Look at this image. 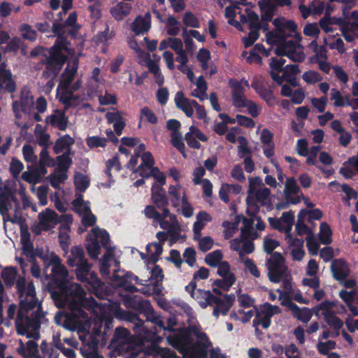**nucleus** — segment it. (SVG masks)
<instances>
[{
  "label": "nucleus",
  "mask_w": 358,
  "mask_h": 358,
  "mask_svg": "<svg viewBox=\"0 0 358 358\" xmlns=\"http://www.w3.org/2000/svg\"><path fill=\"white\" fill-rule=\"evenodd\" d=\"M50 266H52L51 274L60 287L59 292L52 293V298L57 307H66L70 310V313L66 315L63 325L69 330L78 331L80 334L86 331L90 322L83 308L95 312L98 304L93 297H86V292L79 284L73 282L66 285L69 272L58 256L51 260Z\"/></svg>",
  "instance_id": "obj_1"
},
{
  "label": "nucleus",
  "mask_w": 358,
  "mask_h": 358,
  "mask_svg": "<svg viewBox=\"0 0 358 358\" xmlns=\"http://www.w3.org/2000/svg\"><path fill=\"white\" fill-rule=\"evenodd\" d=\"M177 325L176 318L170 316L166 320V325L164 324V328H162L169 332L166 335L169 343L180 352L190 353L194 358H207V349L210 343L206 335L196 328L190 332L184 329H175L174 327Z\"/></svg>",
  "instance_id": "obj_2"
},
{
  "label": "nucleus",
  "mask_w": 358,
  "mask_h": 358,
  "mask_svg": "<svg viewBox=\"0 0 358 358\" xmlns=\"http://www.w3.org/2000/svg\"><path fill=\"white\" fill-rule=\"evenodd\" d=\"M106 248V252L103 255L100 266V273L103 275H109L110 262L113 257V248L110 246V236L105 231L98 227H93L86 239L85 248L91 259H96L101 253V245Z\"/></svg>",
  "instance_id": "obj_3"
},
{
  "label": "nucleus",
  "mask_w": 358,
  "mask_h": 358,
  "mask_svg": "<svg viewBox=\"0 0 358 358\" xmlns=\"http://www.w3.org/2000/svg\"><path fill=\"white\" fill-rule=\"evenodd\" d=\"M6 317L9 320H15V326L18 334L26 336L27 338L38 340L40 338L39 329L41 313L18 310L17 306L11 303L6 310Z\"/></svg>",
  "instance_id": "obj_4"
},
{
  "label": "nucleus",
  "mask_w": 358,
  "mask_h": 358,
  "mask_svg": "<svg viewBox=\"0 0 358 358\" xmlns=\"http://www.w3.org/2000/svg\"><path fill=\"white\" fill-rule=\"evenodd\" d=\"M67 264L69 266L76 267L75 273L78 280L90 285L94 290L101 287V282L96 273L92 271V264L85 258V252L81 247L71 248Z\"/></svg>",
  "instance_id": "obj_5"
},
{
  "label": "nucleus",
  "mask_w": 358,
  "mask_h": 358,
  "mask_svg": "<svg viewBox=\"0 0 358 358\" xmlns=\"http://www.w3.org/2000/svg\"><path fill=\"white\" fill-rule=\"evenodd\" d=\"M248 180L247 213L248 215H254L259 210V203L263 206L271 204V190L265 187L259 177H251Z\"/></svg>",
  "instance_id": "obj_6"
},
{
  "label": "nucleus",
  "mask_w": 358,
  "mask_h": 358,
  "mask_svg": "<svg viewBox=\"0 0 358 358\" xmlns=\"http://www.w3.org/2000/svg\"><path fill=\"white\" fill-rule=\"evenodd\" d=\"M273 24L275 29L266 34V41L269 44L278 45L284 43L287 38L293 36L301 41V36L296 31L297 26L293 21L280 17L275 18Z\"/></svg>",
  "instance_id": "obj_7"
},
{
  "label": "nucleus",
  "mask_w": 358,
  "mask_h": 358,
  "mask_svg": "<svg viewBox=\"0 0 358 358\" xmlns=\"http://www.w3.org/2000/svg\"><path fill=\"white\" fill-rule=\"evenodd\" d=\"M16 288L19 293L20 303L18 310L27 312L36 308L35 313H39L41 303L36 296V291L32 281L27 282L23 277H19L16 282Z\"/></svg>",
  "instance_id": "obj_8"
},
{
  "label": "nucleus",
  "mask_w": 358,
  "mask_h": 358,
  "mask_svg": "<svg viewBox=\"0 0 358 358\" xmlns=\"http://www.w3.org/2000/svg\"><path fill=\"white\" fill-rule=\"evenodd\" d=\"M193 298L198 300H204L201 301V306L206 308L207 306L215 305L213 309V315L218 317L220 314L226 315L234 301V296L228 294L223 295L222 297L214 296L210 291L198 289L195 292Z\"/></svg>",
  "instance_id": "obj_9"
},
{
  "label": "nucleus",
  "mask_w": 358,
  "mask_h": 358,
  "mask_svg": "<svg viewBox=\"0 0 358 358\" xmlns=\"http://www.w3.org/2000/svg\"><path fill=\"white\" fill-rule=\"evenodd\" d=\"M76 73V69L74 67L66 69L61 77L60 85L64 90L60 94L59 101L64 104L66 109L76 107L82 100L80 96L73 94L72 90L68 89L69 85H71L74 78Z\"/></svg>",
  "instance_id": "obj_10"
},
{
  "label": "nucleus",
  "mask_w": 358,
  "mask_h": 358,
  "mask_svg": "<svg viewBox=\"0 0 358 358\" xmlns=\"http://www.w3.org/2000/svg\"><path fill=\"white\" fill-rule=\"evenodd\" d=\"M266 266L268 276L273 282H280L282 278L289 275L288 267L285 265V260L280 253L275 252L267 260Z\"/></svg>",
  "instance_id": "obj_11"
},
{
  "label": "nucleus",
  "mask_w": 358,
  "mask_h": 358,
  "mask_svg": "<svg viewBox=\"0 0 358 358\" xmlns=\"http://www.w3.org/2000/svg\"><path fill=\"white\" fill-rule=\"evenodd\" d=\"M39 225L44 231H49L54 228L57 224H62L63 229H68V223L72 222L71 214L58 215L55 211L50 208L38 214Z\"/></svg>",
  "instance_id": "obj_12"
},
{
  "label": "nucleus",
  "mask_w": 358,
  "mask_h": 358,
  "mask_svg": "<svg viewBox=\"0 0 358 358\" xmlns=\"http://www.w3.org/2000/svg\"><path fill=\"white\" fill-rule=\"evenodd\" d=\"M298 39L296 41L289 40L284 43L280 44L275 49V53L278 55H285L293 62H301L305 59L303 48L299 43Z\"/></svg>",
  "instance_id": "obj_13"
},
{
  "label": "nucleus",
  "mask_w": 358,
  "mask_h": 358,
  "mask_svg": "<svg viewBox=\"0 0 358 358\" xmlns=\"http://www.w3.org/2000/svg\"><path fill=\"white\" fill-rule=\"evenodd\" d=\"M241 230V238H243L242 255L245 253L250 254L253 252L255 248L252 241L257 238L259 234L252 227V222L247 218L243 219V227Z\"/></svg>",
  "instance_id": "obj_14"
},
{
  "label": "nucleus",
  "mask_w": 358,
  "mask_h": 358,
  "mask_svg": "<svg viewBox=\"0 0 358 358\" xmlns=\"http://www.w3.org/2000/svg\"><path fill=\"white\" fill-rule=\"evenodd\" d=\"M119 272L120 271L114 270V273L111 278L112 281L115 285L122 287L124 290L131 293L136 292L138 291V288L131 285V282L133 280L141 285H145L144 282L148 281V280H140L138 276H136L131 273L120 275Z\"/></svg>",
  "instance_id": "obj_15"
},
{
  "label": "nucleus",
  "mask_w": 358,
  "mask_h": 358,
  "mask_svg": "<svg viewBox=\"0 0 358 358\" xmlns=\"http://www.w3.org/2000/svg\"><path fill=\"white\" fill-rule=\"evenodd\" d=\"M66 57L59 53L52 54L46 59V67L42 73V77L45 79L53 80L62 69Z\"/></svg>",
  "instance_id": "obj_16"
},
{
  "label": "nucleus",
  "mask_w": 358,
  "mask_h": 358,
  "mask_svg": "<svg viewBox=\"0 0 358 358\" xmlns=\"http://www.w3.org/2000/svg\"><path fill=\"white\" fill-rule=\"evenodd\" d=\"M66 57L59 53L52 54L46 59V67L42 73V77L45 79L53 80L62 69Z\"/></svg>",
  "instance_id": "obj_17"
},
{
  "label": "nucleus",
  "mask_w": 358,
  "mask_h": 358,
  "mask_svg": "<svg viewBox=\"0 0 358 358\" xmlns=\"http://www.w3.org/2000/svg\"><path fill=\"white\" fill-rule=\"evenodd\" d=\"M217 266V273L222 279L216 280L213 284L221 289L228 290L235 282V275L230 272V266L227 262H222Z\"/></svg>",
  "instance_id": "obj_18"
},
{
  "label": "nucleus",
  "mask_w": 358,
  "mask_h": 358,
  "mask_svg": "<svg viewBox=\"0 0 358 358\" xmlns=\"http://www.w3.org/2000/svg\"><path fill=\"white\" fill-rule=\"evenodd\" d=\"M280 313V308L278 306L265 303L261 310L258 312L257 318L254 320V324L267 329L271 324V317Z\"/></svg>",
  "instance_id": "obj_19"
},
{
  "label": "nucleus",
  "mask_w": 358,
  "mask_h": 358,
  "mask_svg": "<svg viewBox=\"0 0 358 358\" xmlns=\"http://www.w3.org/2000/svg\"><path fill=\"white\" fill-rule=\"evenodd\" d=\"M250 32L248 37L243 38L245 48L251 46L259 37L260 20L259 15L254 11L249 13L248 17Z\"/></svg>",
  "instance_id": "obj_20"
},
{
  "label": "nucleus",
  "mask_w": 358,
  "mask_h": 358,
  "mask_svg": "<svg viewBox=\"0 0 358 358\" xmlns=\"http://www.w3.org/2000/svg\"><path fill=\"white\" fill-rule=\"evenodd\" d=\"M136 308L139 313L146 317L147 320L156 324L159 327L164 328V322L162 318L157 315L153 308L148 301H138Z\"/></svg>",
  "instance_id": "obj_21"
},
{
  "label": "nucleus",
  "mask_w": 358,
  "mask_h": 358,
  "mask_svg": "<svg viewBox=\"0 0 358 358\" xmlns=\"http://www.w3.org/2000/svg\"><path fill=\"white\" fill-rule=\"evenodd\" d=\"M229 85L231 88L233 104L236 108H243L249 101L245 96V89L241 87L238 80H230Z\"/></svg>",
  "instance_id": "obj_22"
},
{
  "label": "nucleus",
  "mask_w": 358,
  "mask_h": 358,
  "mask_svg": "<svg viewBox=\"0 0 358 358\" xmlns=\"http://www.w3.org/2000/svg\"><path fill=\"white\" fill-rule=\"evenodd\" d=\"M300 192V188L296 184V181L293 178H288L285 184L284 194L286 201L290 203L296 204L300 202L301 199L297 194Z\"/></svg>",
  "instance_id": "obj_23"
},
{
  "label": "nucleus",
  "mask_w": 358,
  "mask_h": 358,
  "mask_svg": "<svg viewBox=\"0 0 358 358\" xmlns=\"http://www.w3.org/2000/svg\"><path fill=\"white\" fill-rule=\"evenodd\" d=\"M87 336V334L85 336L80 334L79 338L85 343ZM98 343L99 341L94 336L90 335L88 341L84 343L83 346L80 348L83 355L86 358H94L99 356L97 353Z\"/></svg>",
  "instance_id": "obj_24"
},
{
  "label": "nucleus",
  "mask_w": 358,
  "mask_h": 358,
  "mask_svg": "<svg viewBox=\"0 0 358 358\" xmlns=\"http://www.w3.org/2000/svg\"><path fill=\"white\" fill-rule=\"evenodd\" d=\"M2 89L9 92H13L16 89V84L12 78L10 70L6 69L5 63L0 65V91Z\"/></svg>",
  "instance_id": "obj_25"
},
{
  "label": "nucleus",
  "mask_w": 358,
  "mask_h": 358,
  "mask_svg": "<svg viewBox=\"0 0 358 358\" xmlns=\"http://www.w3.org/2000/svg\"><path fill=\"white\" fill-rule=\"evenodd\" d=\"M34 341H28L24 343L22 340L19 341V347L17 348L18 354L21 355L24 358H36L40 357L37 356L38 352V345Z\"/></svg>",
  "instance_id": "obj_26"
},
{
  "label": "nucleus",
  "mask_w": 358,
  "mask_h": 358,
  "mask_svg": "<svg viewBox=\"0 0 358 358\" xmlns=\"http://www.w3.org/2000/svg\"><path fill=\"white\" fill-rule=\"evenodd\" d=\"M282 76L272 73V79L278 85H282L284 81L291 82L294 76L299 73V66L296 64L287 65L282 71Z\"/></svg>",
  "instance_id": "obj_27"
},
{
  "label": "nucleus",
  "mask_w": 358,
  "mask_h": 358,
  "mask_svg": "<svg viewBox=\"0 0 358 358\" xmlns=\"http://www.w3.org/2000/svg\"><path fill=\"white\" fill-rule=\"evenodd\" d=\"M331 269L333 276L337 280H343L349 275V268L346 262L342 259L334 260L331 263Z\"/></svg>",
  "instance_id": "obj_28"
},
{
  "label": "nucleus",
  "mask_w": 358,
  "mask_h": 358,
  "mask_svg": "<svg viewBox=\"0 0 358 358\" xmlns=\"http://www.w3.org/2000/svg\"><path fill=\"white\" fill-rule=\"evenodd\" d=\"M131 9L130 3L121 1L111 7L110 13L115 20L121 21L130 14Z\"/></svg>",
  "instance_id": "obj_29"
},
{
  "label": "nucleus",
  "mask_w": 358,
  "mask_h": 358,
  "mask_svg": "<svg viewBox=\"0 0 358 358\" xmlns=\"http://www.w3.org/2000/svg\"><path fill=\"white\" fill-rule=\"evenodd\" d=\"M106 117L109 123H113V128L117 135H121L126 124L122 113L120 111L109 112L106 114Z\"/></svg>",
  "instance_id": "obj_30"
},
{
  "label": "nucleus",
  "mask_w": 358,
  "mask_h": 358,
  "mask_svg": "<svg viewBox=\"0 0 358 358\" xmlns=\"http://www.w3.org/2000/svg\"><path fill=\"white\" fill-rule=\"evenodd\" d=\"M150 28V14L146 13L144 17H137L133 22L132 30L136 35L143 34Z\"/></svg>",
  "instance_id": "obj_31"
},
{
  "label": "nucleus",
  "mask_w": 358,
  "mask_h": 358,
  "mask_svg": "<svg viewBox=\"0 0 358 358\" xmlns=\"http://www.w3.org/2000/svg\"><path fill=\"white\" fill-rule=\"evenodd\" d=\"M13 199V191L7 185L0 186V213L3 214L8 210V206L10 205V200Z\"/></svg>",
  "instance_id": "obj_32"
},
{
  "label": "nucleus",
  "mask_w": 358,
  "mask_h": 358,
  "mask_svg": "<svg viewBox=\"0 0 358 358\" xmlns=\"http://www.w3.org/2000/svg\"><path fill=\"white\" fill-rule=\"evenodd\" d=\"M46 121L60 130H65L68 123V119L64 112L59 110H56L53 114L48 116Z\"/></svg>",
  "instance_id": "obj_33"
},
{
  "label": "nucleus",
  "mask_w": 358,
  "mask_h": 358,
  "mask_svg": "<svg viewBox=\"0 0 358 358\" xmlns=\"http://www.w3.org/2000/svg\"><path fill=\"white\" fill-rule=\"evenodd\" d=\"M152 199L157 208H162L168 205L165 191L158 185H153L152 187Z\"/></svg>",
  "instance_id": "obj_34"
},
{
  "label": "nucleus",
  "mask_w": 358,
  "mask_h": 358,
  "mask_svg": "<svg viewBox=\"0 0 358 358\" xmlns=\"http://www.w3.org/2000/svg\"><path fill=\"white\" fill-rule=\"evenodd\" d=\"M262 21H271L276 10V6L268 1H259Z\"/></svg>",
  "instance_id": "obj_35"
},
{
  "label": "nucleus",
  "mask_w": 358,
  "mask_h": 358,
  "mask_svg": "<svg viewBox=\"0 0 358 358\" xmlns=\"http://www.w3.org/2000/svg\"><path fill=\"white\" fill-rule=\"evenodd\" d=\"M175 102L177 107L182 110L187 117H192L194 110L191 108L189 100L185 97L182 92H178L175 96Z\"/></svg>",
  "instance_id": "obj_36"
},
{
  "label": "nucleus",
  "mask_w": 358,
  "mask_h": 358,
  "mask_svg": "<svg viewBox=\"0 0 358 358\" xmlns=\"http://www.w3.org/2000/svg\"><path fill=\"white\" fill-rule=\"evenodd\" d=\"M34 257H38L43 260L44 268L45 269L50 266L51 260L53 259L54 257H57V255L53 252H50L47 248H41L35 250Z\"/></svg>",
  "instance_id": "obj_37"
},
{
  "label": "nucleus",
  "mask_w": 358,
  "mask_h": 358,
  "mask_svg": "<svg viewBox=\"0 0 358 358\" xmlns=\"http://www.w3.org/2000/svg\"><path fill=\"white\" fill-rule=\"evenodd\" d=\"M211 220V217L206 212H200L196 215V221L194 224V233L195 236H200L201 231L206 223Z\"/></svg>",
  "instance_id": "obj_38"
},
{
  "label": "nucleus",
  "mask_w": 358,
  "mask_h": 358,
  "mask_svg": "<svg viewBox=\"0 0 358 358\" xmlns=\"http://www.w3.org/2000/svg\"><path fill=\"white\" fill-rule=\"evenodd\" d=\"M142 164L134 170V173H139L141 171H147L146 169H150L154 167L155 160L150 152H145L141 155Z\"/></svg>",
  "instance_id": "obj_39"
},
{
  "label": "nucleus",
  "mask_w": 358,
  "mask_h": 358,
  "mask_svg": "<svg viewBox=\"0 0 358 358\" xmlns=\"http://www.w3.org/2000/svg\"><path fill=\"white\" fill-rule=\"evenodd\" d=\"M17 270L14 267H6L1 271V278L3 279L4 283L8 286H13L15 282L16 283L17 280Z\"/></svg>",
  "instance_id": "obj_40"
},
{
  "label": "nucleus",
  "mask_w": 358,
  "mask_h": 358,
  "mask_svg": "<svg viewBox=\"0 0 358 358\" xmlns=\"http://www.w3.org/2000/svg\"><path fill=\"white\" fill-rule=\"evenodd\" d=\"M20 103L21 110L24 113L27 112L28 110H29V109L31 107H33V105H34L33 96L31 94V92H29V90H28L27 89H23L21 91Z\"/></svg>",
  "instance_id": "obj_41"
},
{
  "label": "nucleus",
  "mask_w": 358,
  "mask_h": 358,
  "mask_svg": "<svg viewBox=\"0 0 358 358\" xmlns=\"http://www.w3.org/2000/svg\"><path fill=\"white\" fill-rule=\"evenodd\" d=\"M74 142L75 141L72 137L66 135L56 141L53 150L56 154H59L63 150L68 149Z\"/></svg>",
  "instance_id": "obj_42"
},
{
  "label": "nucleus",
  "mask_w": 358,
  "mask_h": 358,
  "mask_svg": "<svg viewBox=\"0 0 358 358\" xmlns=\"http://www.w3.org/2000/svg\"><path fill=\"white\" fill-rule=\"evenodd\" d=\"M292 315L297 320L307 323L309 322L312 317V312L308 308H299L297 305L296 306H294V310L292 311Z\"/></svg>",
  "instance_id": "obj_43"
},
{
  "label": "nucleus",
  "mask_w": 358,
  "mask_h": 358,
  "mask_svg": "<svg viewBox=\"0 0 358 358\" xmlns=\"http://www.w3.org/2000/svg\"><path fill=\"white\" fill-rule=\"evenodd\" d=\"M128 320L134 324V331L136 334H138L141 338H145L143 333H145V329L143 327V321L139 318V317L134 313H129L128 315Z\"/></svg>",
  "instance_id": "obj_44"
},
{
  "label": "nucleus",
  "mask_w": 358,
  "mask_h": 358,
  "mask_svg": "<svg viewBox=\"0 0 358 358\" xmlns=\"http://www.w3.org/2000/svg\"><path fill=\"white\" fill-rule=\"evenodd\" d=\"M53 342L56 348L59 350L67 358H76V352L73 350L64 346L61 339V334L57 333L53 336Z\"/></svg>",
  "instance_id": "obj_45"
},
{
  "label": "nucleus",
  "mask_w": 358,
  "mask_h": 358,
  "mask_svg": "<svg viewBox=\"0 0 358 358\" xmlns=\"http://www.w3.org/2000/svg\"><path fill=\"white\" fill-rule=\"evenodd\" d=\"M147 251L150 255V260L155 263L158 261L159 255L162 253V245L161 243H152L148 245Z\"/></svg>",
  "instance_id": "obj_46"
},
{
  "label": "nucleus",
  "mask_w": 358,
  "mask_h": 358,
  "mask_svg": "<svg viewBox=\"0 0 358 358\" xmlns=\"http://www.w3.org/2000/svg\"><path fill=\"white\" fill-rule=\"evenodd\" d=\"M49 178L51 185L55 189H59L60 184L66 180L67 174L64 171L55 169L54 173L49 176Z\"/></svg>",
  "instance_id": "obj_47"
},
{
  "label": "nucleus",
  "mask_w": 358,
  "mask_h": 358,
  "mask_svg": "<svg viewBox=\"0 0 358 358\" xmlns=\"http://www.w3.org/2000/svg\"><path fill=\"white\" fill-rule=\"evenodd\" d=\"M294 219V214L292 211L283 213L280 217L283 231H285V234H289L292 231Z\"/></svg>",
  "instance_id": "obj_48"
},
{
  "label": "nucleus",
  "mask_w": 358,
  "mask_h": 358,
  "mask_svg": "<svg viewBox=\"0 0 358 358\" xmlns=\"http://www.w3.org/2000/svg\"><path fill=\"white\" fill-rule=\"evenodd\" d=\"M72 204L74 208V210L80 216L90 211V208L88 206V203L83 199L80 194H79L78 197L73 201Z\"/></svg>",
  "instance_id": "obj_49"
},
{
  "label": "nucleus",
  "mask_w": 358,
  "mask_h": 358,
  "mask_svg": "<svg viewBox=\"0 0 358 358\" xmlns=\"http://www.w3.org/2000/svg\"><path fill=\"white\" fill-rule=\"evenodd\" d=\"M141 176L143 178H155L160 185H164L166 183V176L163 173L159 171L157 167H152L149 171H141Z\"/></svg>",
  "instance_id": "obj_50"
},
{
  "label": "nucleus",
  "mask_w": 358,
  "mask_h": 358,
  "mask_svg": "<svg viewBox=\"0 0 358 358\" xmlns=\"http://www.w3.org/2000/svg\"><path fill=\"white\" fill-rule=\"evenodd\" d=\"M22 152L25 161L31 163L36 169V165H38V157L34 154V148L32 146L29 145H24L22 148Z\"/></svg>",
  "instance_id": "obj_51"
},
{
  "label": "nucleus",
  "mask_w": 358,
  "mask_h": 358,
  "mask_svg": "<svg viewBox=\"0 0 358 358\" xmlns=\"http://www.w3.org/2000/svg\"><path fill=\"white\" fill-rule=\"evenodd\" d=\"M331 230L329 224L322 222L320 225V239L323 244L328 245L331 243Z\"/></svg>",
  "instance_id": "obj_52"
},
{
  "label": "nucleus",
  "mask_w": 358,
  "mask_h": 358,
  "mask_svg": "<svg viewBox=\"0 0 358 358\" xmlns=\"http://www.w3.org/2000/svg\"><path fill=\"white\" fill-rule=\"evenodd\" d=\"M323 315L328 324L332 326L336 331H338L343 327V322L334 313L327 311L324 312Z\"/></svg>",
  "instance_id": "obj_53"
},
{
  "label": "nucleus",
  "mask_w": 358,
  "mask_h": 358,
  "mask_svg": "<svg viewBox=\"0 0 358 358\" xmlns=\"http://www.w3.org/2000/svg\"><path fill=\"white\" fill-rule=\"evenodd\" d=\"M171 143L172 145L178 149L184 157H185V144L182 141V135L180 132H174L171 133Z\"/></svg>",
  "instance_id": "obj_54"
},
{
  "label": "nucleus",
  "mask_w": 358,
  "mask_h": 358,
  "mask_svg": "<svg viewBox=\"0 0 358 358\" xmlns=\"http://www.w3.org/2000/svg\"><path fill=\"white\" fill-rule=\"evenodd\" d=\"M74 184L80 192H84L88 187L90 180L87 176L82 173H76L74 177Z\"/></svg>",
  "instance_id": "obj_55"
},
{
  "label": "nucleus",
  "mask_w": 358,
  "mask_h": 358,
  "mask_svg": "<svg viewBox=\"0 0 358 358\" xmlns=\"http://www.w3.org/2000/svg\"><path fill=\"white\" fill-rule=\"evenodd\" d=\"M222 254L220 250H215L206 256V263L213 267L217 266L222 262Z\"/></svg>",
  "instance_id": "obj_56"
},
{
  "label": "nucleus",
  "mask_w": 358,
  "mask_h": 358,
  "mask_svg": "<svg viewBox=\"0 0 358 358\" xmlns=\"http://www.w3.org/2000/svg\"><path fill=\"white\" fill-rule=\"evenodd\" d=\"M108 140L106 138L99 136H91L86 139V143L90 148H104Z\"/></svg>",
  "instance_id": "obj_57"
},
{
  "label": "nucleus",
  "mask_w": 358,
  "mask_h": 358,
  "mask_svg": "<svg viewBox=\"0 0 358 358\" xmlns=\"http://www.w3.org/2000/svg\"><path fill=\"white\" fill-rule=\"evenodd\" d=\"M303 80L309 85H314L322 80L321 75L315 71H306L302 76Z\"/></svg>",
  "instance_id": "obj_58"
},
{
  "label": "nucleus",
  "mask_w": 358,
  "mask_h": 358,
  "mask_svg": "<svg viewBox=\"0 0 358 358\" xmlns=\"http://www.w3.org/2000/svg\"><path fill=\"white\" fill-rule=\"evenodd\" d=\"M180 22L174 17H169L167 20V33L171 36H177L180 32Z\"/></svg>",
  "instance_id": "obj_59"
},
{
  "label": "nucleus",
  "mask_w": 358,
  "mask_h": 358,
  "mask_svg": "<svg viewBox=\"0 0 358 358\" xmlns=\"http://www.w3.org/2000/svg\"><path fill=\"white\" fill-rule=\"evenodd\" d=\"M285 59L282 58L276 59L272 58L270 62V68H271V76L272 77V73L279 74V73L282 72L283 71V65L285 64Z\"/></svg>",
  "instance_id": "obj_60"
},
{
  "label": "nucleus",
  "mask_w": 358,
  "mask_h": 358,
  "mask_svg": "<svg viewBox=\"0 0 358 358\" xmlns=\"http://www.w3.org/2000/svg\"><path fill=\"white\" fill-rule=\"evenodd\" d=\"M104 27V30L100 31L96 35V41L99 43H106L113 36V31H110L109 26L106 22H101Z\"/></svg>",
  "instance_id": "obj_61"
},
{
  "label": "nucleus",
  "mask_w": 358,
  "mask_h": 358,
  "mask_svg": "<svg viewBox=\"0 0 358 358\" xmlns=\"http://www.w3.org/2000/svg\"><path fill=\"white\" fill-rule=\"evenodd\" d=\"M20 31L22 32V36L29 41H34L36 38V31L31 28L29 24H23L20 27Z\"/></svg>",
  "instance_id": "obj_62"
},
{
  "label": "nucleus",
  "mask_w": 358,
  "mask_h": 358,
  "mask_svg": "<svg viewBox=\"0 0 358 358\" xmlns=\"http://www.w3.org/2000/svg\"><path fill=\"white\" fill-rule=\"evenodd\" d=\"M259 95L266 102L268 106L273 107L278 103L273 92L265 87L261 91Z\"/></svg>",
  "instance_id": "obj_63"
},
{
  "label": "nucleus",
  "mask_w": 358,
  "mask_h": 358,
  "mask_svg": "<svg viewBox=\"0 0 358 358\" xmlns=\"http://www.w3.org/2000/svg\"><path fill=\"white\" fill-rule=\"evenodd\" d=\"M57 167L56 170L64 171L66 173L68 169L69 168L71 164V159L66 154H63L60 156L57 157Z\"/></svg>",
  "instance_id": "obj_64"
}]
</instances>
